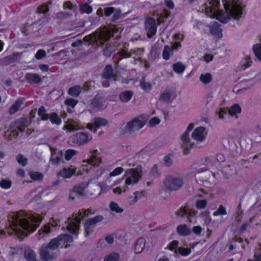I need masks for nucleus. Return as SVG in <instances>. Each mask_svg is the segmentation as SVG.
Wrapping results in <instances>:
<instances>
[{"label": "nucleus", "mask_w": 261, "mask_h": 261, "mask_svg": "<svg viewBox=\"0 0 261 261\" xmlns=\"http://www.w3.org/2000/svg\"><path fill=\"white\" fill-rule=\"evenodd\" d=\"M42 220V218L38 215H28L22 211L13 213L9 219L10 228L8 229V232L22 240L33 232L38 226L37 223H39Z\"/></svg>", "instance_id": "nucleus-1"}, {"label": "nucleus", "mask_w": 261, "mask_h": 261, "mask_svg": "<svg viewBox=\"0 0 261 261\" xmlns=\"http://www.w3.org/2000/svg\"><path fill=\"white\" fill-rule=\"evenodd\" d=\"M226 12L219 10V3L217 0L207 1L204 5L205 14L211 18H216L219 21L226 23L232 17L238 19L242 15V7L234 0L223 1Z\"/></svg>", "instance_id": "nucleus-2"}, {"label": "nucleus", "mask_w": 261, "mask_h": 261, "mask_svg": "<svg viewBox=\"0 0 261 261\" xmlns=\"http://www.w3.org/2000/svg\"><path fill=\"white\" fill-rule=\"evenodd\" d=\"M117 31L116 29L113 27L99 29L92 34L85 36L84 38V40L88 42L89 44L102 45L104 42L110 39L112 36V33H115Z\"/></svg>", "instance_id": "nucleus-3"}, {"label": "nucleus", "mask_w": 261, "mask_h": 261, "mask_svg": "<svg viewBox=\"0 0 261 261\" xmlns=\"http://www.w3.org/2000/svg\"><path fill=\"white\" fill-rule=\"evenodd\" d=\"M29 125V122L25 118H21L12 122L9 128L5 132L4 137L8 140H12L16 138L19 132H23Z\"/></svg>", "instance_id": "nucleus-4"}, {"label": "nucleus", "mask_w": 261, "mask_h": 261, "mask_svg": "<svg viewBox=\"0 0 261 261\" xmlns=\"http://www.w3.org/2000/svg\"><path fill=\"white\" fill-rule=\"evenodd\" d=\"M58 240L52 239L49 243L43 244L39 250L40 258L43 261H51L57 257V253L54 251L59 247Z\"/></svg>", "instance_id": "nucleus-5"}, {"label": "nucleus", "mask_w": 261, "mask_h": 261, "mask_svg": "<svg viewBox=\"0 0 261 261\" xmlns=\"http://www.w3.org/2000/svg\"><path fill=\"white\" fill-rule=\"evenodd\" d=\"M90 214H92L90 210L82 209L79 211L78 215L72 214L67 220V229L73 234L76 233L80 228L81 219L88 216Z\"/></svg>", "instance_id": "nucleus-6"}, {"label": "nucleus", "mask_w": 261, "mask_h": 261, "mask_svg": "<svg viewBox=\"0 0 261 261\" xmlns=\"http://www.w3.org/2000/svg\"><path fill=\"white\" fill-rule=\"evenodd\" d=\"M142 175V169L140 166L134 169H127L124 174L125 183L127 186L136 184L141 178Z\"/></svg>", "instance_id": "nucleus-7"}, {"label": "nucleus", "mask_w": 261, "mask_h": 261, "mask_svg": "<svg viewBox=\"0 0 261 261\" xmlns=\"http://www.w3.org/2000/svg\"><path fill=\"white\" fill-rule=\"evenodd\" d=\"M164 185L168 190L175 191L182 187L184 180L182 178L168 176L164 180Z\"/></svg>", "instance_id": "nucleus-8"}, {"label": "nucleus", "mask_w": 261, "mask_h": 261, "mask_svg": "<svg viewBox=\"0 0 261 261\" xmlns=\"http://www.w3.org/2000/svg\"><path fill=\"white\" fill-rule=\"evenodd\" d=\"M145 122L141 118H135L133 120L129 121L122 129V133L125 134L126 133H132L137 131L141 129L144 125Z\"/></svg>", "instance_id": "nucleus-9"}, {"label": "nucleus", "mask_w": 261, "mask_h": 261, "mask_svg": "<svg viewBox=\"0 0 261 261\" xmlns=\"http://www.w3.org/2000/svg\"><path fill=\"white\" fill-rule=\"evenodd\" d=\"M180 145L183 149V152L187 154L189 152V150L195 145L194 142L191 140L190 137V134L187 132H184L180 136Z\"/></svg>", "instance_id": "nucleus-10"}, {"label": "nucleus", "mask_w": 261, "mask_h": 261, "mask_svg": "<svg viewBox=\"0 0 261 261\" xmlns=\"http://www.w3.org/2000/svg\"><path fill=\"white\" fill-rule=\"evenodd\" d=\"M92 139V137L89 136L87 134L79 133L71 136L69 138V141L72 144L82 145L87 143Z\"/></svg>", "instance_id": "nucleus-11"}, {"label": "nucleus", "mask_w": 261, "mask_h": 261, "mask_svg": "<svg viewBox=\"0 0 261 261\" xmlns=\"http://www.w3.org/2000/svg\"><path fill=\"white\" fill-rule=\"evenodd\" d=\"M65 123L63 129L68 132L77 131L84 128L79 120L74 119H68Z\"/></svg>", "instance_id": "nucleus-12"}, {"label": "nucleus", "mask_w": 261, "mask_h": 261, "mask_svg": "<svg viewBox=\"0 0 261 261\" xmlns=\"http://www.w3.org/2000/svg\"><path fill=\"white\" fill-rule=\"evenodd\" d=\"M145 28L147 31V36L149 38L152 37L156 33V26L155 20L152 18H147L145 21Z\"/></svg>", "instance_id": "nucleus-13"}, {"label": "nucleus", "mask_w": 261, "mask_h": 261, "mask_svg": "<svg viewBox=\"0 0 261 261\" xmlns=\"http://www.w3.org/2000/svg\"><path fill=\"white\" fill-rule=\"evenodd\" d=\"M102 220L103 217L100 215L95 216L94 218L87 220L84 224L85 236H88L91 232V226L95 225L98 222H101Z\"/></svg>", "instance_id": "nucleus-14"}, {"label": "nucleus", "mask_w": 261, "mask_h": 261, "mask_svg": "<svg viewBox=\"0 0 261 261\" xmlns=\"http://www.w3.org/2000/svg\"><path fill=\"white\" fill-rule=\"evenodd\" d=\"M211 176L212 173L208 170L198 171L195 175L196 181L202 184L206 183Z\"/></svg>", "instance_id": "nucleus-15"}, {"label": "nucleus", "mask_w": 261, "mask_h": 261, "mask_svg": "<svg viewBox=\"0 0 261 261\" xmlns=\"http://www.w3.org/2000/svg\"><path fill=\"white\" fill-rule=\"evenodd\" d=\"M91 155L88 159L84 160V163H87V164L92 166H97L99 165L101 162V159L98 156V152L97 150H94L90 152Z\"/></svg>", "instance_id": "nucleus-16"}, {"label": "nucleus", "mask_w": 261, "mask_h": 261, "mask_svg": "<svg viewBox=\"0 0 261 261\" xmlns=\"http://www.w3.org/2000/svg\"><path fill=\"white\" fill-rule=\"evenodd\" d=\"M205 129L203 127L196 128L192 133V139L197 142L203 141L206 136V133L204 132Z\"/></svg>", "instance_id": "nucleus-17"}, {"label": "nucleus", "mask_w": 261, "mask_h": 261, "mask_svg": "<svg viewBox=\"0 0 261 261\" xmlns=\"http://www.w3.org/2000/svg\"><path fill=\"white\" fill-rule=\"evenodd\" d=\"M87 187L88 183L83 182L75 186L72 190L74 192L77 197H83L86 196L85 190Z\"/></svg>", "instance_id": "nucleus-18"}, {"label": "nucleus", "mask_w": 261, "mask_h": 261, "mask_svg": "<svg viewBox=\"0 0 261 261\" xmlns=\"http://www.w3.org/2000/svg\"><path fill=\"white\" fill-rule=\"evenodd\" d=\"M75 171L76 168L71 166L69 168L63 169L57 174V175H60L65 178H69L71 177L72 175L75 174Z\"/></svg>", "instance_id": "nucleus-19"}, {"label": "nucleus", "mask_w": 261, "mask_h": 261, "mask_svg": "<svg viewBox=\"0 0 261 261\" xmlns=\"http://www.w3.org/2000/svg\"><path fill=\"white\" fill-rule=\"evenodd\" d=\"M91 104L93 108L97 109H103L107 107L106 100L99 96L95 97Z\"/></svg>", "instance_id": "nucleus-20"}, {"label": "nucleus", "mask_w": 261, "mask_h": 261, "mask_svg": "<svg viewBox=\"0 0 261 261\" xmlns=\"http://www.w3.org/2000/svg\"><path fill=\"white\" fill-rule=\"evenodd\" d=\"M25 79L31 84H37L41 81L39 75L36 73H28L25 75Z\"/></svg>", "instance_id": "nucleus-21"}, {"label": "nucleus", "mask_w": 261, "mask_h": 261, "mask_svg": "<svg viewBox=\"0 0 261 261\" xmlns=\"http://www.w3.org/2000/svg\"><path fill=\"white\" fill-rule=\"evenodd\" d=\"M59 222L58 221H54L52 223H49L45 225L43 228H42L39 231V234L40 235L41 233L47 234L52 231L51 227H54L58 226Z\"/></svg>", "instance_id": "nucleus-22"}, {"label": "nucleus", "mask_w": 261, "mask_h": 261, "mask_svg": "<svg viewBox=\"0 0 261 261\" xmlns=\"http://www.w3.org/2000/svg\"><path fill=\"white\" fill-rule=\"evenodd\" d=\"M102 76L107 80L113 78L114 80H116V75L113 73V70L111 65H107L102 73Z\"/></svg>", "instance_id": "nucleus-23"}, {"label": "nucleus", "mask_w": 261, "mask_h": 261, "mask_svg": "<svg viewBox=\"0 0 261 261\" xmlns=\"http://www.w3.org/2000/svg\"><path fill=\"white\" fill-rule=\"evenodd\" d=\"M103 190L102 187H100L97 185L91 186L89 190V194L93 197H96L100 195L101 192Z\"/></svg>", "instance_id": "nucleus-24"}, {"label": "nucleus", "mask_w": 261, "mask_h": 261, "mask_svg": "<svg viewBox=\"0 0 261 261\" xmlns=\"http://www.w3.org/2000/svg\"><path fill=\"white\" fill-rule=\"evenodd\" d=\"M176 230L179 234L184 236H188L191 232V229L185 224H181L177 226Z\"/></svg>", "instance_id": "nucleus-25"}, {"label": "nucleus", "mask_w": 261, "mask_h": 261, "mask_svg": "<svg viewBox=\"0 0 261 261\" xmlns=\"http://www.w3.org/2000/svg\"><path fill=\"white\" fill-rule=\"evenodd\" d=\"M145 240L143 238H139L136 242L135 251L136 253H140L145 248Z\"/></svg>", "instance_id": "nucleus-26"}, {"label": "nucleus", "mask_w": 261, "mask_h": 261, "mask_svg": "<svg viewBox=\"0 0 261 261\" xmlns=\"http://www.w3.org/2000/svg\"><path fill=\"white\" fill-rule=\"evenodd\" d=\"M133 95V93L132 91H124L120 94L119 99L122 102H126L132 98Z\"/></svg>", "instance_id": "nucleus-27"}, {"label": "nucleus", "mask_w": 261, "mask_h": 261, "mask_svg": "<svg viewBox=\"0 0 261 261\" xmlns=\"http://www.w3.org/2000/svg\"><path fill=\"white\" fill-rule=\"evenodd\" d=\"M24 256L28 261H40L37 258L34 251L31 249L25 250Z\"/></svg>", "instance_id": "nucleus-28"}, {"label": "nucleus", "mask_w": 261, "mask_h": 261, "mask_svg": "<svg viewBox=\"0 0 261 261\" xmlns=\"http://www.w3.org/2000/svg\"><path fill=\"white\" fill-rule=\"evenodd\" d=\"M82 90V88L80 86H75L70 88L68 91L69 95L73 97H77Z\"/></svg>", "instance_id": "nucleus-29"}, {"label": "nucleus", "mask_w": 261, "mask_h": 261, "mask_svg": "<svg viewBox=\"0 0 261 261\" xmlns=\"http://www.w3.org/2000/svg\"><path fill=\"white\" fill-rule=\"evenodd\" d=\"M94 124L95 127L99 128L101 126L107 125L108 124V121L105 118H96L94 119Z\"/></svg>", "instance_id": "nucleus-30"}, {"label": "nucleus", "mask_w": 261, "mask_h": 261, "mask_svg": "<svg viewBox=\"0 0 261 261\" xmlns=\"http://www.w3.org/2000/svg\"><path fill=\"white\" fill-rule=\"evenodd\" d=\"M241 112V108L238 104H235L231 106L228 110V114L232 116H235L238 114H240Z\"/></svg>", "instance_id": "nucleus-31"}, {"label": "nucleus", "mask_w": 261, "mask_h": 261, "mask_svg": "<svg viewBox=\"0 0 261 261\" xmlns=\"http://www.w3.org/2000/svg\"><path fill=\"white\" fill-rule=\"evenodd\" d=\"M22 101L21 100H17L15 103L10 108L9 112L12 115L20 110Z\"/></svg>", "instance_id": "nucleus-32"}, {"label": "nucleus", "mask_w": 261, "mask_h": 261, "mask_svg": "<svg viewBox=\"0 0 261 261\" xmlns=\"http://www.w3.org/2000/svg\"><path fill=\"white\" fill-rule=\"evenodd\" d=\"M109 207L111 211L116 213H122L123 212V208L120 207L118 203L113 201L110 203Z\"/></svg>", "instance_id": "nucleus-33"}, {"label": "nucleus", "mask_w": 261, "mask_h": 261, "mask_svg": "<svg viewBox=\"0 0 261 261\" xmlns=\"http://www.w3.org/2000/svg\"><path fill=\"white\" fill-rule=\"evenodd\" d=\"M173 70L177 73H181L185 70L186 67L181 63L177 62L173 65Z\"/></svg>", "instance_id": "nucleus-34"}, {"label": "nucleus", "mask_w": 261, "mask_h": 261, "mask_svg": "<svg viewBox=\"0 0 261 261\" xmlns=\"http://www.w3.org/2000/svg\"><path fill=\"white\" fill-rule=\"evenodd\" d=\"M58 240V243L59 244L60 241H64L65 242H72L73 241V238L68 234H63L59 236L56 238Z\"/></svg>", "instance_id": "nucleus-35"}, {"label": "nucleus", "mask_w": 261, "mask_h": 261, "mask_svg": "<svg viewBox=\"0 0 261 261\" xmlns=\"http://www.w3.org/2000/svg\"><path fill=\"white\" fill-rule=\"evenodd\" d=\"M119 255L116 252L112 253L105 257V261H117L119 258Z\"/></svg>", "instance_id": "nucleus-36"}, {"label": "nucleus", "mask_w": 261, "mask_h": 261, "mask_svg": "<svg viewBox=\"0 0 261 261\" xmlns=\"http://www.w3.org/2000/svg\"><path fill=\"white\" fill-rule=\"evenodd\" d=\"M46 111L43 107L40 108L38 111V115L42 120H46L48 119V115L46 114Z\"/></svg>", "instance_id": "nucleus-37"}, {"label": "nucleus", "mask_w": 261, "mask_h": 261, "mask_svg": "<svg viewBox=\"0 0 261 261\" xmlns=\"http://www.w3.org/2000/svg\"><path fill=\"white\" fill-rule=\"evenodd\" d=\"M30 175L31 178L35 180H41L43 177L42 174L38 172H31Z\"/></svg>", "instance_id": "nucleus-38"}, {"label": "nucleus", "mask_w": 261, "mask_h": 261, "mask_svg": "<svg viewBox=\"0 0 261 261\" xmlns=\"http://www.w3.org/2000/svg\"><path fill=\"white\" fill-rule=\"evenodd\" d=\"M80 11L82 13L89 14L92 12V8L88 4H85L81 6Z\"/></svg>", "instance_id": "nucleus-39"}, {"label": "nucleus", "mask_w": 261, "mask_h": 261, "mask_svg": "<svg viewBox=\"0 0 261 261\" xmlns=\"http://www.w3.org/2000/svg\"><path fill=\"white\" fill-rule=\"evenodd\" d=\"M188 208L186 207H181L178 209L176 212L175 215L177 217H183L185 215L187 214Z\"/></svg>", "instance_id": "nucleus-40"}, {"label": "nucleus", "mask_w": 261, "mask_h": 261, "mask_svg": "<svg viewBox=\"0 0 261 261\" xmlns=\"http://www.w3.org/2000/svg\"><path fill=\"white\" fill-rule=\"evenodd\" d=\"M226 214V211L225 207L221 205L217 211L214 212L213 215L214 216H217L219 215H225Z\"/></svg>", "instance_id": "nucleus-41"}, {"label": "nucleus", "mask_w": 261, "mask_h": 261, "mask_svg": "<svg viewBox=\"0 0 261 261\" xmlns=\"http://www.w3.org/2000/svg\"><path fill=\"white\" fill-rule=\"evenodd\" d=\"M200 80L203 84H207L210 83L211 81V75L209 73H206L205 74H201L200 76Z\"/></svg>", "instance_id": "nucleus-42"}, {"label": "nucleus", "mask_w": 261, "mask_h": 261, "mask_svg": "<svg viewBox=\"0 0 261 261\" xmlns=\"http://www.w3.org/2000/svg\"><path fill=\"white\" fill-rule=\"evenodd\" d=\"M16 160L19 164H21L22 166H25L28 162V160L22 154H18L16 156Z\"/></svg>", "instance_id": "nucleus-43"}, {"label": "nucleus", "mask_w": 261, "mask_h": 261, "mask_svg": "<svg viewBox=\"0 0 261 261\" xmlns=\"http://www.w3.org/2000/svg\"><path fill=\"white\" fill-rule=\"evenodd\" d=\"M196 207L198 209H203L207 205V201L206 200H199L195 203Z\"/></svg>", "instance_id": "nucleus-44"}, {"label": "nucleus", "mask_w": 261, "mask_h": 261, "mask_svg": "<svg viewBox=\"0 0 261 261\" xmlns=\"http://www.w3.org/2000/svg\"><path fill=\"white\" fill-rule=\"evenodd\" d=\"M49 118L53 123L59 124L61 122L60 118L55 113L52 114Z\"/></svg>", "instance_id": "nucleus-45"}, {"label": "nucleus", "mask_w": 261, "mask_h": 261, "mask_svg": "<svg viewBox=\"0 0 261 261\" xmlns=\"http://www.w3.org/2000/svg\"><path fill=\"white\" fill-rule=\"evenodd\" d=\"M253 50L257 58L261 60V45H255L253 46Z\"/></svg>", "instance_id": "nucleus-46"}, {"label": "nucleus", "mask_w": 261, "mask_h": 261, "mask_svg": "<svg viewBox=\"0 0 261 261\" xmlns=\"http://www.w3.org/2000/svg\"><path fill=\"white\" fill-rule=\"evenodd\" d=\"M178 253L182 256H187L191 252V249L189 248L180 247L178 249Z\"/></svg>", "instance_id": "nucleus-47"}, {"label": "nucleus", "mask_w": 261, "mask_h": 261, "mask_svg": "<svg viewBox=\"0 0 261 261\" xmlns=\"http://www.w3.org/2000/svg\"><path fill=\"white\" fill-rule=\"evenodd\" d=\"M77 151L73 149L67 150L65 152V158L66 160H69L76 153Z\"/></svg>", "instance_id": "nucleus-48"}, {"label": "nucleus", "mask_w": 261, "mask_h": 261, "mask_svg": "<svg viewBox=\"0 0 261 261\" xmlns=\"http://www.w3.org/2000/svg\"><path fill=\"white\" fill-rule=\"evenodd\" d=\"M118 55L122 58H127L131 56V53L128 52L125 49H122L118 52Z\"/></svg>", "instance_id": "nucleus-49"}, {"label": "nucleus", "mask_w": 261, "mask_h": 261, "mask_svg": "<svg viewBox=\"0 0 261 261\" xmlns=\"http://www.w3.org/2000/svg\"><path fill=\"white\" fill-rule=\"evenodd\" d=\"M77 100L73 98H68L65 100V104L68 106L74 108L77 103Z\"/></svg>", "instance_id": "nucleus-50"}, {"label": "nucleus", "mask_w": 261, "mask_h": 261, "mask_svg": "<svg viewBox=\"0 0 261 261\" xmlns=\"http://www.w3.org/2000/svg\"><path fill=\"white\" fill-rule=\"evenodd\" d=\"M46 55V52L43 49L38 50L35 55V58L37 60H40L45 58Z\"/></svg>", "instance_id": "nucleus-51"}, {"label": "nucleus", "mask_w": 261, "mask_h": 261, "mask_svg": "<svg viewBox=\"0 0 261 261\" xmlns=\"http://www.w3.org/2000/svg\"><path fill=\"white\" fill-rule=\"evenodd\" d=\"M171 98V94L167 92L162 93L159 98L160 100L164 101H168Z\"/></svg>", "instance_id": "nucleus-52"}, {"label": "nucleus", "mask_w": 261, "mask_h": 261, "mask_svg": "<svg viewBox=\"0 0 261 261\" xmlns=\"http://www.w3.org/2000/svg\"><path fill=\"white\" fill-rule=\"evenodd\" d=\"M71 15V14L69 13L65 12H61L57 14V17L59 19L62 20L70 17Z\"/></svg>", "instance_id": "nucleus-53"}, {"label": "nucleus", "mask_w": 261, "mask_h": 261, "mask_svg": "<svg viewBox=\"0 0 261 261\" xmlns=\"http://www.w3.org/2000/svg\"><path fill=\"white\" fill-rule=\"evenodd\" d=\"M172 51L171 48L169 46L166 45L165 46L163 53V57L165 60H168L169 58V52Z\"/></svg>", "instance_id": "nucleus-54"}, {"label": "nucleus", "mask_w": 261, "mask_h": 261, "mask_svg": "<svg viewBox=\"0 0 261 261\" xmlns=\"http://www.w3.org/2000/svg\"><path fill=\"white\" fill-rule=\"evenodd\" d=\"M161 122L160 119L157 117H153L150 119L148 125L150 127H154L157 124H159Z\"/></svg>", "instance_id": "nucleus-55"}, {"label": "nucleus", "mask_w": 261, "mask_h": 261, "mask_svg": "<svg viewBox=\"0 0 261 261\" xmlns=\"http://www.w3.org/2000/svg\"><path fill=\"white\" fill-rule=\"evenodd\" d=\"M0 186L2 188L9 189L11 186V182L8 180L3 179L0 182Z\"/></svg>", "instance_id": "nucleus-56"}, {"label": "nucleus", "mask_w": 261, "mask_h": 261, "mask_svg": "<svg viewBox=\"0 0 261 261\" xmlns=\"http://www.w3.org/2000/svg\"><path fill=\"white\" fill-rule=\"evenodd\" d=\"M218 23H216L214 27H212L211 29V33L217 36H218L221 32V30L218 27Z\"/></svg>", "instance_id": "nucleus-57"}, {"label": "nucleus", "mask_w": 261, "mask_h": 261, "mask_svg": "<svg viewBox=\"0 0 261 261\" xmlns=\"http://www.w3.org/2000/svg\"><path fill=\"white\" fill-rule=\"evenodd\" d=\"M124 169L122 167L116 168L110 174V176H116L121 174Z\"/></svg>", "instance_id": "nucleus-58"}, {"label": "nucleus", "mask_w": 261, "mask_h": 261, "mask_svg": "<svg viewBox=\"0 0 261 261\" xmlns=\"http://www.w3.org/2000/svg\"><path fill=\"white\" fill-rule=\"evenodd\" d=\"M141 87L145 90L150 89L151 87V85L149 83H147L145 81V79L143 77L141 81L140 84Z\"/></svg>", "instance_id": "nucleus-59"}, {"label": "nucleus", "mask_w": 261, "mask_h": 261, "mask_svg": "<svg viewBox=\"0 0 261 261\" xmlns=\"http://www.w3.org/2000/svg\"><path fill=\"white\" fill-rule=\"evenodd\" d=\"M255 261H261V246L256 249L254 254Z\"/></svg>", "instance_id": "nucleus-60"}, {"label": "nucleus", "mask_w": 261, "mask_h": 261, "mask_svg": "<svg viewBox=\"0 0 261 261\" xmlns=\"http://www.w3.org/2000/svg\"><path fill=\"white\" fill-rule=\"evenodd\" d=\"M143 193H144L143 191L141 192H139L138 191L135 192L134 193L135 196L133 198V199L130 201V202L132 204H134V203H136L137 201V200H138L139 196H143Z\"/></svg>", "instance_id": "nucleus-61"}, {"label": "nucleus", "mask_w": 261, "mask_h": 261, "mask_svg": "<svg viewBox=\"0 0 261 261\" xmlns=\"http://www.w3.org/2000/svg\"><path fill=\"white\" fill-rule=\"evenodd\" d=\"M114 12V8L113 7L106 8L104 9V13L106 16H110Z\"/></svg>", "instance_id": "nucleus-62"}, {"label": "nucleus", "mask_w": 261, "mask_h": 261, "mask_svg": "<svg viewBox=\"0 0 261 261\" xmlns=\"http://www.w3.org/2000/svg\"><path fill=\"white\" fill-rule=\"evenodd\" d=\"M178 244V242L177 241H172L168 246V248L171 251L174 250L175 249H176Z\"/></svg>", "instance_id": "nucleus-63"}, {"label": "nucleus", "mask_w": 261, "mask_h": 261, "mask_svg": "<svg viewBox=\"0 0 261 261\" xmlns=\"http://www.w3.org/2000/svg\"><path fill=\"white\" fill-rule=\"evenodd\" d=\"M164 164L166 166H169L172 164V160L169 156H166L164 159Z\"/></svg>", "instance_id": "nucleus-64"}]
</instances>
